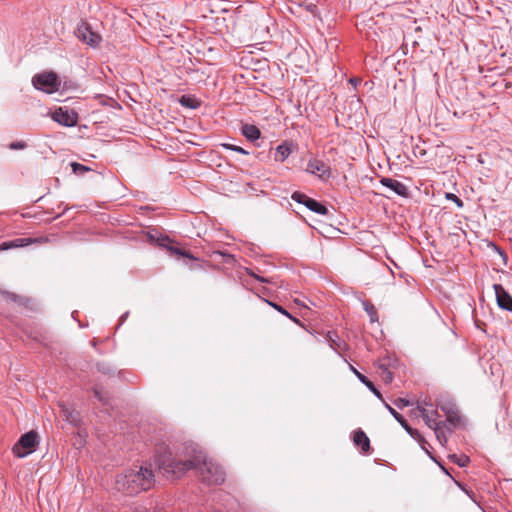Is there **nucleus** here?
Instances as JSON below:
<instances>
[{"label": "nucleus", "mask_w": 512, "mask_h": 512, "mask_svg": "<svg viewBox=\"0 0 512 512\" xmlns=\"http://www.w3.org/2000/svg\"><path fill=\"white\" fill-rule=\"evenodd\" d=\"M156 463L159 471L168 479L179 478L191 469L198 470L201 480L208 485H219L226 476L218 463L207 459L204 452L193 444L177 449L160 446Z\"/></svg>", "instance_id": "1"}, {"label": "nucleus", "mask_w": 512, "mask_h": 512, "mask_svg": "<svg viewBox=\"0 0 512 512\" xmlns=\"http://www.w3.org/2000/svg\"><path fill=\"white\" fill-rule=\"evenodd\" d=\"M154 474L147 467L138 470H127L118 474L115 479V489L128 495L149 490L154 484Z\"/></svg>", "instance_id": "2"}, {"label": "nucleus", "mask_w": 512, "mask_h": 512, "mask_svg": "<svg viewBox=\"0 0 512 512\" xmlns=\"http://www.w3.org/2000/svg\"><path fill=\"white\" fill-rule=\"evenodd\" d=\"M33 86L47 94H52L59 90L60 82L54 72H44L37 74L32 79Z\"/></svg>", "instance_id": "3"}, {"label": "nucleus", "mask_w": 512, "mask_h": 512, "mask_svg": "<svg viewBox=\"0 0 512 512\" xmlns=\"http://www.w3.org/2000/svg\"><path fill=\"white\" fill-rule=\"evenodd\" d=\"M37 445L38 434L34 431H29L20 437L12 450L17 457L23 458L32 453Z\"/></svg>", "instance_id": "4"}, {"label": "nucleus", "mask_w": 512, "mask_h": 512, "mask_svg": "<svg viewBox=\"0 0 512 512\" xmlns=\"http://www.w3.org/2000/svg\"><path fill=\"white\" fill-rule=\"evenodd\" d=\"M75 34L78 39L91 47H96L101 42V36L98 33L92 31L90 25H88L86 22H81L77 26Z\"/></svg>", "instance_id": "5"}, {"label": "nucleus", "mask_w": 512, "mask_h": 512, "mask_svg": "<svg viewBox=\"0 0 512 512\" xmlns=\"http://www.w3.org/2000/svg\"><path fill=\"white\" fill-rule=\"evenodd\" d=\"M420 414L425 423L435 431L438 439H440L441 429L444 426L442 422L438 421L439 413L435 409H428L426 407H419Z\"/></svg>", "instance_id": "6"}, {"label": "nucleus", "mask_w": 512, "mask_h": 512, "mask_svg": "<svg viewBox=\"0 0 512 512\" xmlns=\"http://www.w3.org/2000/svg\"><path fill=\"white\" fill-rule=\"evenodd\" d=\"M52 119L66 127H72L77 124V115L74 112H69L62 107L56 109L52 115Z\"/></svg>", "instance_id": "7"}, {"label": "nucleus", "mask_w": 512, "mask_h": 512, "mask_svg": "<svg viewBox=\"0 0 512 512\" xmlns=\"http://www.w3.org/2000/svg\"><path fill=\"white\" fill-rule=\"evenodd\" d=\"M493 289L498 306L503 310L512 312V296L500 284H494Z\"/></svg>", "instance_id": "8"}, {"label": "nucleus", "mask_w": 512, "mask_h": 512, "mask_svg": "<svg viewBox=\"0 0 512 512\" xmlns=\"http://www.w3.org/2000/svg\"><path fill=\"white\" fill-rule=\"evenodd\" d=\"M306 171L321 179L328 178L330 176L329 166L319 159L310 160L307 164Z\"/></svg>", "instance_id": "9"}, {"label": "nucleus", "mask_w": 512, "mask_h": 512, "mask_svg": "<svg viewBox=\"0 0 512 512\" xmlns=\"http://www.w3.org/2000/svg\"><path fill=\"white\" fill-rule=\"evenodd\" d=\"M380 183L391 190L394 194L407 197L408 196V189L407 187L400 181L392 178H382L380 180Z\"/></svg>", "instance_id": "10"}, {"label": "nucleus", "mask_w": 512, "mask_h": 512, "mask_svg": "<svg viewBox=\"0 0 512 512\" xmlns=\"http://www.w3.org/2000/svg\"><path fill=\"white\" fill-rule=\"evenodd\" d=\"M387 410L390 414L399 422V424L415 439L422 440L421 434L409 426L408 422L403 418L401 414H399L394 408H392L389 404L384 403Z\"/></svg>", "instance_id": "11"}, {"label": "nucleus", "mask_w": 512, "mask_h": 512, "mask_svg": "<svg viewBox=\"0 0 512 512\" xmlns=\"http://www.w3.org/2000/svg\"><path fill=\"white\" fill-rule=\"evenodd\" d=\"M441 410L446 414L447 421L453 425H459L461 423V416L457 407L452 403H447L440 406Z\"/></svg>", "instance_id": "12"}, {"label": "nucleus", "mask_w": 512, "mask_h": 512, "mask_svg": "<svg viewBox=\"0 0 512 512\" xmlns=\"http://www.w3.org/2000/svg\"><path fill=\"white\" fill-rule=\"evenodd\" d=\"M30 243H31V239H28V238H17V239H14L12 241L3 242L0 245V251L9 250V249H12V248L24 247L26 245H29Z\"/></svg>", "instance_id": "13"}, {"label": "nucleus", "mask_w": 512, "mask_h": 512, "mask_svg": "<svg viewBox=\"0 0 512 512\" xmlns=\"http://www.w3.org/2000/svg\"><path fill=\"white\" fill-rule=\"evenodd\" d=\"M353 441L355 445L360 446L364 452L369 451L370 440L362 430H358L354 433Z\"/></svg>", "instance_id": "14"}, {"label": "nucleus", "mask_w": 512, "mask_h": 512, "mask_svg": "<svg viewBox=\"0 0 512 512\" xmlns=\"http://www.w3.org/2000/svg\"><path fill=\"white\" fill-rule=\"evenodd\" d=\"M290 153V145L287 142H283L276 147L274 158L276 161L284 162L289 157Z\"/></svg>", "instance_id": "15"}, {"label": "nucleus", "mask_w": 512, "mask_h": 512, "mask_svg": "<svg viewBox=\"0 0 512 512\" xmlns=\"http://www.w3.org/2000/svg\"><path fill=\"white\" fill-rule=\"evenodd\" d=\"M352 370L354 371L355 375L358 377V379L379 399L382 400V394L379 392V390L374 386V384L363 374L358 372L355 368L352 367Z\"/></svg>", "instance_id": "16"}, {"label": "nucleus", "mask_w": 512, "mask_h": 512, "mask_svg": "<svg viewBox=\"0 0 512 512\" xmlns=\"http://www.w3.org/2000/svg\"><path fill=\"white\" fill-rule=\"evenodd\" d=\"M242 133L250 141L259 139L261 135L260 130L256 126L249 124L242 126Z\"/></svg>", "instance_id": "17"}, {"label": "nucleus", "mask_w": 512, "mask_h": 512, "mask_svg": "<svg viewBox=\"0 0 512 512\" xmlns=\"http://www.w3.org/2000/svg\"><path fill=\"white\" fill-rule=\"evenodd\" d=\"M305 206L309 210H311L317 214H320V215H326L328 213V209L324 205H322L321 203L317 202L316 200H314L312 198L310 200H307V203H305Z\"/></svg>", "instance_id": "18"}, {"label": "nucleus", "mask_w": 512, "mask_h": 512, "mask_svg": "<svg viewBox=\"0 0 512 512\" xmlns=\"http://www.w3.org/2000/svg\"><path fill=\"white\" fill-rule=\"evenodd\" d=\"M266 303L268 305H270L271 307H273L276 311H278L279 313L285 315L286 317H288L289 319H291L293 322L297 323V324H300L299 320L295 317H293L287 310H285L282 306L274 303V302H271L269 300H266Z\"/></svg>", "instance_id": "19"}, {"label": "nucleus", "mask_w": 512, "mask_h": 512, "mask_svg": "<svg viewBox=\"0 0 512 512\" xmlns=\"http://www.w3.org/2000/svg\"><path fill=\"white\" fill-rule=\"evenodd\" d=\"M364 310L370 317L371 322H376L378 320L377 311L374 305L370 302H363Z\"/></svg>", "instance_id": "20"}, {"label": "nucleus", "mask_w": 512, "mask_h": 512, "mask_svg": "<svg viewBox=\"0 0 512 512\" xmlns=\"http://www.w3.org/2000/svg\"><path fill=\"white\" fill-rule=\"evenodd\" d=\"M222 147L227 149V150H232V151H235V152H238V153H241L243 155H248L249 152L246 151L245 149H243L242 147L240 146H237V145H234V144H229V143H223L222 144Z\"/></svg>", "instance_id": "21"}, {"label": "nucleus", "mask_w": 512, "mask_h": 512, "mask_svg": "<svg viewBox=\"0 0 512 512\" xmlns=\"http://www.w3.org/2000/svg\"><path fill=\"white\" fill-rule=\"evenodd\" d=\"M62 412L64 413V416L67 421L70 423H76L78 420V414L74 413L73 411H69L67 408L63 407Z\"/></svg>", "instance_id": "22"}, {"label": "nucleus", "mask_w": 512, "mask_h": 512, "mask_svg": "<svg viewBox=\"0 0 512 512\" xmlns=\"http://www.w3.org/2000/svg\"><path fill=\"white\" fill-rule=\"evenodd\" d=\"M180 103L183 106L189 107V108H197L198 102L194 99H191L190 97L182 96L180 99Z\"/></svg>", "instance_id": "23"}, {"label": "nucleus", "mask_w": 512, "mask_h": 512, "mask_svg": "<svg viewBox=\"0 0 512 512\" xmlns=\"http://www.w3.org/2000/svg\"><path fill=\"white\" fill-rule=\"evenodd\" d=\"M291 198L300 203V204H304L307 203V200H310L311 198H309L308 196H306L305 194L301 193V192H294L291 196Z\"/></svg>", "instance_id": "24"}, {"label": "nucleus", "mask_w": 512, "mask_h": 512, "mask_svg": "<svg viewBox=\"0 0 512 512\" xmlns=\"http://www.w3.org/2000/svg\"><path fill=\"white\" fill-rule=\"evenodd\" d=\"M70 165L72 167V171L75 174H82V173L90 170V168H88L87 166H84V165H82L80 163H77V162H72Z\"/></svg>", "instance_id": "25"}, {"label": "nucleus", "mask_w": 512, "mask_h": 512, "mask_svg": "<svg viewBox=\"0 0 512 512\" xmlns=\"http://www.w3.org/2000/svg\"><path fill=\"white\" fill-rule=\"evenodd\" d=\"M170 251L175 255H181L190 259H195L189 252L181 250L177 247H170Z\"/></svg>", "instance_id": "26"}, {"label": "nucleus", "mask_w": 512, "mask_h": 512, "mask_svg": "<svg viewBox=\"0 0 512 512\" xmlns=\"http://www.w3.org/2000/svg\"><path fill=\"white\" fill-rule=\"evenodd\" d=\"M452 459L454 460V462H456L460 467H464L468 464L469 462V458L467 456H461L460 458H458L456 455H453L452 456Z\"/></svg>", "instance_id": "27"}, {"label": "nucleus", "mask_w": 512, "mask_h": 512, "mask_svg": "<svg viewBox=\"0 0 512 512\" xmlns=\"http://www.w3.org/2000/svg\"><path fill=\"white\" fill-rule=\"evenodd\" d=\"M446 198H447L448 200H452L454 203H456V205H457L458 207H462V206H463V202H462V200H461L460 198H458V197H457L455 194H453V193H447V194H446Z\"/></svg>", "instance_id": "28"}, {"label": "nucleus", "mask_w": 512, "mask_h": 512, "mask_svg": "<svg viewBox=\"0 0 512 512\" xmlns=\"http://www.w3.org/2000/svg\"><path fill=\"white\" fill-rule=\"evenodd\" d=\"M394 404H395L398 408L402 409V408H404V407L409 406V405H410V402H409L408 400L404 399V398H398V399H396V400L394 401Z\"/></svg>", "instance_id": "29"}, {"label": "nucleus", "mask_w": 512, "mask_h": 512, "mask_svg": "<svg viewBox=\"0 0 512 512\" xmlns=\"http://www.w3.org/2000/svg\"><path fill=\"white\" fill-rule=\"evenodd\" d=\"M26 147V144L24 142H21V141H17V142H12L10 144V148L11 149H23Z\"/></svg>", "instance_id": "30"}, {"label": "nucleus", "mask_w": 512, "mask_h": 512, "mask_svg": "<svg viewBox=\"0 0 512 512\" xmlns=\"http://www.w3.org/2000/svg\"><path fill=\"white\" fill-rule=\"evenodd\" d=\"M94 394L99 399V401H101L104 404L106 403L105 397L103 396V394L98 389L94 390Z\"/></svg>", "instance_id": "31"}, {"label": "nucleus", "mask_w": 512, "mask_h": 512, "mask_svg": "<svg viewBox=\"0 0 512 512\" xmlns=\"http://www.w3.org/2000/svg\"><path fill=\"white\" fill-rule=\"evenodd\" d=\"M384 372H385V374H386V375H385V377H384V378H385V380H386V381H391V380H392V375H391V373H390L389 371H386V370H385Z\"/></svg>", "instance_id": "32"}, {"label": "nucleus", "mask_w": 512, "mask_h": 512, "mask_svg": "<svg viewBox=\"0 0 512 512\" xmlns=\"http://www.w3.org/2000/svg\"><path fill=\"white\" fill-rule=\"evenodd\" d=\"M255 277H256V279H258L261 282H268V280L265 279V278H262V277H259V276H255Z\"/></svg>", "instance_id": "33"}, {"label": "nucleus", "mask_w": 512, "mask_h": 512, "mask_svg": "<svg viewBox=\"0 0 512 512\" xmlns=\"http://www.w3.org/2000/svg\"><path fill=\"white\" fill-rule=\"evenodd\" d=\"M350 82H351L352 84L356 85V84L358 83V80H356V79H351V80H350Z\"/></svg>", "instance_id": "34"}, {"label": "nucleus", "mask_w": 512, "mask_h": 512, "mask_svg": "<svg viewBox=\"0 0 512 512\" xmlns=\"http://www.w3.org/2000/svg\"><path fill=\"white\" fill-rule=\"evenodd\" d=\"M295 303L298 305H302L301 301H299V300H295Z\"/></svg>", "instance_id": "35"}]
</instances>
